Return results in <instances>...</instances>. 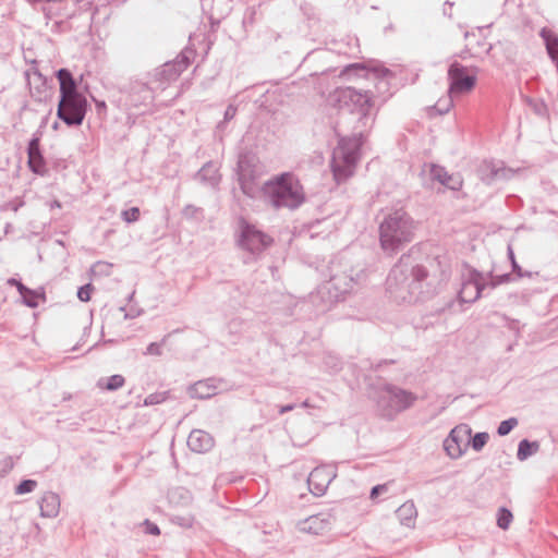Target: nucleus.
<instances>
[{
	"instance_id": "79ce46f5",
	"label": "nucleus",
	"mask_w": 558,
	"mask_h": 558,
	"mask_svg": "<svg viewBox=\"0 0 558 558\" xmlns=\"http://www.w3.org/2000/svg\"><path fill=\"white\" fill-rule=\"evenodd\" d=\"M138 89V93L142 94L143 102H151L154 100L153 89L148 86L147 83H140L133 87Z\"/></svg>"
},
{
	"instance_id": "69168bd1",
	"label": "nucleus",
	"mask_w": 558,
	"mask_h": 558,
	"mask_svg": "<svg viewBox=\"0 0 558 558\" xmlns=\"http://www.w3.org/2000/svg\"><path fill=\"white\" fill-rule=\"evenodd\" d=\"M474 35H475V34H474V32H469V31H466V32L464 33V38H465V39H469V38H471V36H474Z\"/></svg>"
},
{
	"instance_id": "9d476101",
	"label": "nucleus",
	"mask_w": 558,
	"mask_h": 558,
	"mask_svg": "<svg viewBox=\"0 0 558 558\" xmlns=\"http://www.w3.org/2000/svg\"><path fill=\"white\" fill-rule=\"evenodd\" d=\"M477 66L468 68L453 61L448 68L449 95L461 96L471 93L477 83Z\"/></svg>"
},
{
	"instance_id": "5701e85b",
	"label": "nucleus",
	"mask_w": 558,
	"mask_h": 558,
	"mask_svg": "<svg viewBox=\"0 0 558 558\" xmlns=\"http://www.w3.org/2000/svg\"><path fill=\"white\" fill-rule=\"evenodd\" d=\"M194 179L197 180L203 185L216 189L220 183L221 175L219 174V169L217 165L214 161H207L195 173Z\"/></svg>"
},
{
	"instance_id": "6ab92c4d",
	"label": "nucleus",
	"mask_w": 558,
	"mask_h": 558,
	"mask_svg": "<svg viewBox=\"0 0 558 558\" xmlns=\"http://www.w3.org/2000/svg\"><path fill=\"white\" fill-rule=\"evenodd\" d=\"M336 477V472L330 466H317L308 475L307 485L310 492L316 496H323L332 480Z\"/></svg>"
},
{
	"instance_id": "680f3d73",
	"label": "nucleus",
	"mask_w": 558,
	"mask_h": 558,
	"mask_svg": "<svg viewBox=\"0 0 558 558\" xmlns=\"http://www.w3.org/2000/svg\"><path fill=\"white\" fill-rule=\"evenodd\" d=\"M471 290L474 292V288H469V289L466 290V292L464 293V298L466 299V302H465V303H469V302H468V300H470V299H472V298L474 296V294H473V295H471Z\"/></svg>"
},
{
	"instance_id": "c9c22d12",
	"label": "nucleus",
	"mask_w": 558,
	"mask_h": 558,
	"mask_svg": "<svg viewBox=\"0 0 558 558\" xmlns=\"http://www.w3.org/2000/svg\"><path fill=\"white\" fill-rule=\"evenodd\" d=\"M277 98V93L276 92H269L267 90L264 95H262L257 100H256V104L258 105V107L269 113H275L276 112V108L272 107V104L270 102V100Z\"/></svg>"
},
{
	"instance_id": "4c0bfd02",
	"label": "nucleus",
	"mask_w": 558,
	"mask_h": 558,
	"mask_svg": "<svg viewBox=\"0 0 558 558\" xmlns=\"http://www.w3.org/2000/svg\"><path fill=\"white\" fill-rule=\"evenodd\" d=\"M37 487V482L35 480L25 478L22 480L15 487L14 493L15 495H24L34 492V489Z\"/></svg>"
},
{
	"instance_id": "c03bdc74",
	"label": "nucleus",
	"mask_w": 558,
	"mask_h": 558,
	"mask_svg": "<svg viewBox=\"0 0 558 558\" xmlns=\"http://www.w3.org/2000/svg\"><path fill=\"white\" fill-rule=\"evenodd\" d=\"M142 525L144 527L145 534L158 536L161 533L159 526L149 519H145Z\"/></svg>"
},
{
	"instance_id": "5fc2aeb1",
	"label": "nucleus",
	"mask_w": 558,
	"mask_h": 558,
	"mask_svg": "<svg viewBox=\"0 0 558 558\" xmlns=\"http://www.w3.org/2000/svg\"><path fill=\"white\" fill-rule=\"evenodd\" d=\"M296 407H298L296 403H288V404L279 405L278 412H279V414H284L290 411H293Z\"/></svg>"
},
{
	"instance_id": "473e14b6",
	"label": "nucleus",
	"mask_w": 558,
	"mask_h": 558,
	"mask_svg": "<svg viewBox=\"0 0 558 558\" xmlns=\"http://www.w3.org/2000/svg\"><path fill=\"white\" fill-rule=\"evenodd\" d=\"M489 440V434L487 432H478L474 435H470L468 442L474 451L480 452L486 446Z\"/></svg>"
},
{
	"instance_id": "4468645a",
	"label": "nucleus",
	"mask_w": 558,
	"mask_h": 558,
	"mask_svg": "<svg viewBox=\"0 0 558 558\" xmlns=\"http://www.w3.org/2000/svg\"><path fill=\"white\" fill-rule=\"evenodd\" d=\"M472 428L468 424L454 426L444 440V449L451 459H459L469 448L468 439Z\"/></svg>"
},
{
	"instance_id": "f8f14e48",
	"label": "nucleus",
	"mask_w": 558,
	"mask_h": 558,
	"mask_svg": "<svg viewBox=\"0 0 558 558\" xmlns=\"http://www.w3.org/2000/svg\"><path fill=\"white\" fill-rule=\"evenodd\" d=\"M194 51L185 49L181 51L174 60L165 62L161 66L154 70L153 82L158 83V87H165L179 78V76L189 68L193 60Z\"/></svg>"
},
{
	"instance_id": "6e6552de",
	"label": "nucleus",
	"mask_w": 558,
	"mask_h": 558,
	"mask_svg": "<svg viewBox=\"0 0 558 558\" xmlns=\"http://www.w3.org/2000/svg\"><path fill=\"white\" fill-rule=\"evenodd\" d=\"M235 236L238 246L253 256H259L274 242L267 233L259 230L244 217L238 219Z\"/></svg>"
},
{
	"instance_id": "37998d69",
	"label": "nucleus",
	"mask_w": 558,
	"mask_h": 558,
	"mask_svg": "<svg viewBox=\"0 0 558 558\" xmlns=\"http://www.w3.org/2000/svg\"><path fill=\"white\" fill-rule=\"evenodd\" d=\"M172 523L181 526V527H185V529H189V527H192L193 526V523H194V517L192 515H174L172 519H171Z\"/></svg>"
},
{
	"instance_id": "b1692460",
	"label": "nucleus",
	"mask_w": 558,
	"mask_h": 558,
	"mask_svg": "<svg viewBox=\"0 0 558 558\" xmlns=\"http://www.w3.org/2000/svg\"><path fill=\"white\" fill-rule=\"evenodd\" d=\"M217 385L215 378H207L204 380H198L193 385H190L187 388V392L191 398L205 400L209 399L217 392Z\"/></svg>"
},
{
	"instance_id": "39448f33",
	"label": "nucleus",
	"mask_w": 558,
	"mask_h": 558,
	"mask_svg": "<svg viewBox=\"0 0 558 558\" xmlns=\"http://www.w3.org/2000/svg\"><path fill=\"white\" fill-rule=\"evenodd\" d=\"M275 208L298 209L305 202V193L292 172H282L266 181L259 189Z\"/></svg>"
},
{
	"instance_id": "de8ad7c7",
	"label": "nucleus",
	"mask_w": 558,
	"mask_h": 558,
	"mask_svg": "<svg viewBox=\"0 0 558 558\" xmlns=\"http://www.w3.org/2000/svg\"><path fill=\"white\" fill-rule=\"evenodd\" d=\"M452 97L453 95H449V99L445 100V104L442 105L440 101H438L436 105H435V109L440 113V114H444V113H447L450 109V107L452 106Z\"/></svg>"
},
{
	"instance_id": "58836bf2",
	"label": "nucleus",
	"mask_w": 558,
	"mask_h": 558,
	"mask_svg": "<svg viewBox=\"0 0 558 558\" xmlns=\"http://www.w3.org/2000/svg\"><path fill=\"white\" fill-rule=\"evenodd\" d=\"M170 398V391L154 392L148 395L145 400V405L160 404Z\"/></svg>"
},
{
	"instance_id": "f257e3e1",
	"label": "nucleus",
	"mask_w": 558,
	"mask_h": 558,
	"mask_svg": "<svg viewBox=\"0 0 558 558\" xmlns=\"http://www.w3.org/2000/svg\"><path fill=\"white\" fill-rule=\"evenodd\" d=\"M408 255H402L399 262L391 268L386 283L389 291L407 287L411 294L416 293V300L428 301L439 294L450 277V266L445 256L428 255L422 263L413 265L410 269L409 281L408 269H404V260Z\"/></svg>"
},
{
	"instance_id": "dca6fc26",
	"label": "nucleus",
	"mask_w": 558,
	"mask_h": 558,
	"mask_svg": "<svg viewBox=\"0 0 558 558\" xmlns=\"http://www.w3.org/2000/svg\"><path fill=\"white\" fill-rule=\"evenodd\" d=\"M41 137L43 132L37 130L28 141L26 153L29 170L37 175L44 177L48 173V168L40 145Z\"/></svg>"
},
{
	"instance_id": "aec40b11",
	"label": "nucleus",
	"mask_w": 558,
	"mask_h": 558,
	"mask_svg": "<svg viewBox=\"0 0 558 558\" xmlns=\"http://www.w3.org/2000/svg\"><path fill=\"white\" fill-rule=\"evenodd\" d=\"M429 177L433 181L439 182L442 186L453 192L460 191L463 185V180L459 173L450 174L446 168L440 165H430Z\"/></svg>"
},
{
	"instance_id": "423d86ee",
	"label": "nucleus",
	"mask_w": 558,
	"mask_h": 558,
	"mask_svg": "<svg viewBox=\"0 0 558 558\" xmlns=\"http://www.w3.org/2000/svg\"><path fill=\"white\" fill-rule=\"evenodd\" d=\"M417 399L413 391L384 381L375 391L376 413L379 417L392 422L399 414L413 408Z\"/></svg>"
},
{
	"instance_id": "f704fd0d",
	"label": "nucleus",
	"mask_w": 558,
	"mask_h": 558,
	"mask_svg": "<svg viewBox=\"0 0 558 558\" xmlns=\"http://www.w3.org/2000/svg\"><path fill=\"white\" fill-rule=\"evenodd\" d=\"M513 515L512 512L506 508L500 507L497 511V526L501 530H508L510 523L512 522Z\"/></svg>"
},
{
	"instance_id": "cd10ccee",
	"label": "nucleus",
	"mask_w": 558,
	"mask_h": 558,
	"mask_svg": "<svg viewBox=\"0 0 558 558\" xmlns=\"http://www.w3.org/2000/svg\"><path fill=\"white\" fill-rule=\"evenodd\" d=\"M396 515L400 523L407 527H413L417 517V510L412 500L405 501L396 510Z\"/></svg>"
},
{
	"instance_id": "e433bc0d",
	"label": "nucleus",
	"mask_w": 558,
	"mask_h": 558,
	"mask_svg": "<svg viewBox=\"0 0 558 558\" xmlns=\"http://www.w3.org/2000/svg\"><path fill=\"white\" fill-rule=\"evenodd\" d=\"M519 424L517 417H509L499 423L497 427V435L500 437L509 435Z\"/></svg>"
},
{
	"instance_id": "09e8293b",
	"label": "nucleus",
	"mask_w": 558,
	"mask_h": 558,
	"mask_svg": "<svg viewBox=\"0 0 558 558\" xmlns=\"http://www.w3.org/2000/svg\"><path fill=\"white\" fill-rule=\"evenodd\" d=\"M533 110L539 117H546L548 114L547 105L543 100L535 102Z\"/></svg>"
},
{
	"instance_id": "7c9ffc66",
	"label": "nucleus",
	"mask_w": 558,
	"mask_h": 558,
	"mask_svg": "<svg viewBox=\"0 0 558 558\" xmlns=\"http://www.w3.org/2000/svg\"><path fill=\"white\" fill-rule=\"evenodd\" d=\"M125 384V378L120 374H114L109 377H101L97 381V387L108 391H116L122 388Z\"/></svg>"
},
{
	"instance_id": "9b49d317",
	"label": "nucleus",
	"mask_w": 558,
	"mask_h": 558,
	"mask_svg": "<svg viewBox=\"0 0 558 558\" xmlns=\"http://www.w3.org/2000/svg\"><path fill=\"white\" fill-rule=\"evenodd\" d=\"M489 277L490 280L486 282L481 271L477 269H472L469 274L468 280L463 282L462 289L458 292L460 302H466L464 293L469 288H474V296L468 300V302H475L483 295V292L486 288L495 289L500 284H505L513 280L512 272H506L496 276L489 272Z\"/></svg>"
},
{
	"instance_id": "052dcab7",
	"label": "nucleus",
	"mask_w": 558,
	"mask_h": 558,
	"mask_svg": "<svg viewBox=\"0 0 558 558\" xmlns=\"http://www.w3.org/2000/svg\"><path fill=\"white\" fill-rule=\"evenodd\" d=\"M8 283H9L10 286H14V287H16V289L19 290V286H20V283H23V282H22L20 279L10 278V279L8 280Z\"/></svg>"
},
{
	"instance_id": "49530a36",
	"label": "nucleus",
	"mask_w": 558,
	"mask_h": 558,
	"mask_svg": "<svg viewBox=\"0 0 558 558\" xmlns=\"http://www.w3.org/2000/svg\"><path fill=\"white\" fill-rule=\"evenodd\" d=\"M203 210L202 208L199 207H196L194 205H186L182 213H183V216L186 217V218H196L197 217V214H201Z\"/></svg>"
},
{
	"instance_id": "72a5a7b5",
	"label": "nucleus",
	"mask_w": 558,
	"mask_h": 558,
	"mask_svg": "<svg viewBox=\"0 0 558 558\" xmlns=\"http://www.w3.org/2000/svg\"><path fill=\"white\" fill-rule=\"evenodd\" d=\"M507 255H508V258H509V260L511 263V272L517 278H523V277H531L532 276V274L530 271L523 270L522 267L518 264V262L515 259L514 252H513V250H512V247L510 245L508 246Z\"/></svg>"
},
{
	"instance_id": "bf43d9fd",
	"label": "nucleus",
	"mask_w": 558,
	"mask_h": 558,
	"mask_svg": "<svg viewBox=\"0 0 558 558\" xmlns=\"http://www.w3.org/2000/svg\"><path fill=\"white\" fill-rule=\"evenodd\" d=\"M376 80L378 81L377 84H376V88L378 90L384 89V88L385 89L388 88V82L386 81V77H384V78H376Z\"/></svg>"
},
{
	"instance_id": "20e7f679",
	"label": "nucleus",
	"mask_w": 558,
	"mask_h": 558,
	"mask_svg": "<svg viewBox=\"0 0 558 558\" xmlns=\"http://www.w3.org/2000/svg\"><path fill=\"white\" fill-rule=\"evenodd\" d=\"M335 132L338 136V144L332 150L330 168L335 180L340 183L353 175L367 132L351 130L350 135H341L337 128Z\"/></svg>"
},
{
	"instance_id": "864d4df0",
	"label": "nucleus",
	"mask_w": 558,
	"mask_h": 558,
	"mask_svg": "<svg viewBox=\"0 0 558 558\" xmlns=\"http://www.w3.org/2000/svg\"><path fill=\"white\" fill-rule=\"evenodd\" d=\"M13 466L14 462L12 457L5 458L3 461V468L2 470H0V476H4L5 474H8L13 469Z\"/></svg>"
},
{
	"instance_id": "3c124183",
	"label": "nucleus",
	"mask_w": 558,
	"mask_h": 558,
	"mask_svg": "<svg viewBox=\"0 0 558 558\" xmlns=\"http://www.w3.org/2000/svg\"><path fill=\"white\" fill-rule=\"evenodd\" d=\"M145 354L149 355H160L161 354V343L150 342L145 351Z\"/></svg>"
},
{
	"instance_id": "7ed1b4c3",
	"label": "nucleus",
	"mask_w": 558,
	"mask_h": 558,
	"mask_svg": "<svg viewBox=\"0 0 558 558\" xmlns=\"http://www.w3.org/2000/svg\"><path fill=\"white\" fill-rule=\"evenodd\" d=\"M418 223L403 208L389 211L378 226L379 247L392 257L414 241Z\"/></svg>"
},
{
	"instance_id": "a878e982",
	"label": "nucleus",
	"mask_w": 558,
	"mask_h": 558,
	"mask_svg": "<svg viewBox=\"0 0 558 558\" xmlns=\"http://www.w3.org/2000/svg\"><path fill=\"white\" fill-rule=\"evenodd\" d=\"M329 520L324 518L322 513L311 515L301 523V530L314 535L323 534L329 527Z\"/></svg>"
},
{
	"instance_id": "0e129e2a",
	"label": "nucleus",
	"mask_w": 558,
	"mask_h": 558,
	"mask_svg": "<svg viewBox=\"0 0 558 558\" xmlns=\"http://www.w3.org/2000/svg\"><path fill=\"white\" fill-rule=\"evenodd\" d=\"M100 266H105L107 268H109L111 265L110 264H107V263H102V262H97L94 267H93V270L96 268V267H100Z\"/></svg>"
},
{
	"instance_id": "4be33fe9",
	"label": "nucleus",
	"mask_w": 558,
	"mask_h": 558,
	"mask_svg": "<svg viewBox=\"0 0 558 558\" xmlns=\"http://www.w3.org/2000/svg\"><path fill=\"white\" fill-rule=\"evenodd\" d=\"M214 437L202 429H193L187 437L189 448L196 453L208 452L214 447Z\"/></svg>"
},
{
	"instance_id": "a19ab883",
	"label": "nucleus",
	"mask_w": 558,
	"mask_h": 558,
	"mask_svg": "<svg viewBox=\"0 0 558 558\" xmlns=\"http://www.w3.org/2000/svg\"><path fill=\"white\" fill-rule=\"evenodd\" d=\"M95 290L93 283L88 282L86 284H83L78 289H77V299L81 301V302H88L92 298V293L93 291Z\"/></svg>"
},
{
	"instance_id": "f03ea898",
	"label": "nucleus",
	"mask_w": 558,
	"mask_h": 558,
	"mask_svg": "<svg viewBox=\"0 0 558 558\" xmlns=\"http://www.w3.org/2000/svg\"><path fill=\"white\" fill-rule=\"evenodd\" d=\"M374 93L355 87H338L331 95L330 101L338 108V128L345 126L359 132H367L375 119L372 112Z\"/></svg>"
},
{
	"instance_id": "a211bd4d",
	"label": "nucleus",
	"mask_w": 558,
	"mask_h": 558,
	"mask_svg": "<svg viewBox=\"0 0 558 558\" xmlns=\"http://www.w3.org/2000/svg\"><path fill=\"white\" fill-rule=\"evenodd\" d=\"M512 174V170L506 168L502 161L484 160L477 168V177L486 185H492L497 181L508 180Z\"/></svg>"
},
{
	"instance_id": "13d9d810",
	"label": "nucleus",
	"mask_w": 558,
	"mask_h": 558,
	"mask_svg": "<svg viewBox=\"0 0 558 558\" xmlns=\"http://www.w3.org/2000/svg\"><path fill=\"white\" fill-rule=\"evenodd\" d=\"M395 363H396V361H395V360H381L380 362H378V363L376 364V366L374 367V369H375L376 372H379V371L381 369V366H383V365H387V364H395Z\"/></svg>"
},
{
	"instance_id": "774afa93",
	"label": "nucleus",
	"mask_w": 558,
	"mask_h": 558,
	"mask_svg": "<svg viewBox=\"0 0 558 558\" xmlns=\"http://www.w3.org/2000/svg\"><path fill=\"white\" fill-rule=\"evenodd\" d=\"M468 52H469V50H468V49H465L464 51H462V52H461L460 57H461L462 59H464Z\"/></svg>"
},
{
	"instance_id": "2eb2a0df",
	"label": "nucleus",
	"mask_w": 558,
	"mask_h": 558,
	"mask_svg": "<svg viewBox=\"0 0 558 558\" xmlns=\"http://www.w3.org/2000/svg\"><path fill=\"white\" fill-rule=\"evenodd\" d=\"M31 95L35 101L46 102L53 96V80L43 75L38 69L25 73Z\"/></svg>"
},
{
	"instance_id": "412c9836",
	"label": "nucleus",
	"mask_w": 558,
	"mask_h": 558,
	"mask_svg": "<svg viewBox=\"0 0 558 558\" xmlns=\"http://www.w3.org/2000/svg\"><path fill=\"white\" fill-rule=\"evenodd\" d=\"M54 76L59 83V96L81 93L80 86L83 75L76 78L68 68H60L54 72Z\"/></svg>"
},
{
	"instance_id": "f3484780",
	"label": "nucleus",
	"mask_w": 558,
	"mask_h": 558,
	"mask_svg": "<svg viewBox=\"0 0 558 558\" xmlns=\"http://www.w3.org/2000/svg\"><path fill=\"white\" fill-rule=\"evenodd\" d=\"M391 75V71L386 66L368 68L364 62H355L345 65L339 73V77L351 78H384Z\"/></svg>"
},
{
	"instance_id": "a18cd8bd",
	"label": "nucleus",
	"mask_w": 558,
	"mask_h": 558,
	"mask_svg": "<svg viewBox=\"0 0 558 558\" xmlns=\"http://www.w3.org/2000/svg\"><path fill=\"white\" fill-rule=\"evenodd\" d=\"M387 490H388L387 484L375 485L371 489L369 498L374 500V499L378 498L379 496H381L383 494H385Z\"/></svg>"
},
{
	"instance_id": "393cba45",
	"label": "nucleus",
	"mask_w": 558,
	"mask_h": 558,
	"mask_svg": "<svg viewBox=\"0 0 558 558\" xmlns=\"http://www.w3.org/2000/svg\"><path fill=\"white\" fill-rule=\"evenodd\" d=\"M40 515L44 518H56L60 511V497L52 492H46L38 500Z\"/></svg>"
},
{
	"instance_id": "603ef678",
	"label": "nucleus",
	"mask_w": 558,
	"mask_h": 558,
	"mask_svg": "<svg viewBox=\"0 0 558 558\" xmlns=\"http://www.w3.org/2000/svg\"><path fill=\"white\" fill-rule=\"evenodd\" d=\"M235 112H236V109L235 107H233L232 105H229L226 110H225V113H223V121L220 122L218 124V126H220L222 123L225 122H229L230 120H232L235 116Z\"/></svg>"
},
{
	"instance_id": "c85d7f7f",
	"label": "nucleus",
	"mask_w": 558,
	"mask_h": 558,
	"mask_svg": "<svg viewBox=\"0 0 558 558\" xmlns=\"http://www.w3.org/2000/svg\"><path fill=\"white\" fill-rule=\"evenodd\" d=\"M539 448H541L539 441L523 438L518 444L517 459L519 461H525L530 457L537 453Z\"/></svg>"
},
{
	"instance_id": "bb28decb",
	"label": "nucleus",
	"mask_w": 558,
	"mask_h": 558,
	"mask_svg": "<svg viewBox=\"0 0 558 558\" xmlns=\"http://www.w3.org/2000/svg\"><path fill=\"white\" fill-rule=\"evenodd\" d=\"M543 39L548 58L553 61L558 59V34L548 27L541 28L538 33Z\"/></svg>"
},
{
	"instance_id": "8fccbe9b",
	"label": "nucleus",
	"mask_w": 558,
	"mask_h": 558,
	"mask_svg": "<svg viewBox=\"0 0 558 558\" xmlns=\"http://www.w3.org/2000/svg\"><path fill=\"white\" fill-rule=\"evenodd\" d=\"M23 205H24V201L23 199L15 198V199L9 201L4 205V207L8 210H12V211L16 213Z\"/></svg>"
},
{
	"instance_id": "2f4dec72",
	"label": "nucleus",
	"mask_w": 558,
	"mask_h": 558,
	"mask_svg": "<svg viewBox=\"0 0 558 558\" xmlns=\"http://www.w3.org/2000/svg\"><path fill=\"white\" fill-rule=\"evenodd\" d=\"M168 498L170 502L177 505H189L192 500V496L189 489L184 487H175L169 490Z\"/></svg>"
},
{
	"instance_id": "338daca9",
	"label": "nucleus",
	"mask_w": 558,
	"mask_h": 558,
	"mask_svg": "<svg viewBox=\"0 0 558 558\" xmlns=\"http://www.w3.org/2000/svg\"><path fill=\"white\" fill-rule=\"evenodd\" d=\"M300 407H302V408H308V407H310V403H308V401H307V400H305V401H303V402L300 404Z\"/></svg>"
},
{
	"instance_id": "ea45409f",
	"label": "nucleus",
	"mask_w": 558,
	"mask_h": 558,
	"mask_svg": "<svg viewBox=\"0 0 558 558\" xmlns=\"http://www.w3.org/2000/svg\"><path fill=\"white\" fill-rule=\"evenodd\" d=\"M141 217V210L138 207L134 206L121 211V219L126 223H134Z\"/></svg>"
},
{
	"instance_id": "6e6d98bb",
	"label": "nucleus",
	"mask_w": 558,
	"mask_h": 558,
	"mask_svg": "<svg viewBox=\"0 0 558 558\" xmlns=\"http://www.w3.org/2000/svg\"><path fill=\"white\" fill-rule=\"evenodd\" d=\"M93 99L95 101V107H96V110H97L98 114H101L102 112H105L107 110L106 101L98 100V99H95V98H93Z\"/></svg>"
},
{
	"instance_id": "4d7b16f0",
	"label": "nucleus",
	"mask_w": 558,
	"mask_h": 558,
	"mask_svg": "<svg viewBox=\"0 0 558 558\" xmlns=\"http://www.w3.org/2000/svg\"><path fill=\"white\" fill-rule=\"evenodd\" d=\"M452 7H453V2H450L448 0L444 3L442 13L445 16H448L449 19L452 17V13H451Z\"/></svg>"
},
{
	"instance_id": "1a4fd4ad",
	"label": "nucleus",
	"mask_w": 558,
	"mask_h": 558,
	"mask_svg": "<svg viewBox=\"0 0 558 558\" xmlns=\"http://www.w3.org/2000/svg\"><path fill=\"white\" fill-rule=\"evenodd\" d=\"M90 109L86 96L83 93L59 96L57 118L69 128H78L83 124L86 113Z\"/></svg>"
},
{
	"instance_id": "e2e57ef3",
	"label": "nucleus",
	"mask_w": 558,
	"mask_h": 558,
	"mask_svg": "<svg viewBox=\"0 0 558 558\" xmlns=\"http://www.w3.org/2000/svg\"><path fill=\"white\" fill-rule=\"evenodd\" d=\"M50 208H61V203L58 199H54L50 203Z\"/></svg>"
},
{
	"instance_id": "c756f323",
	"label": "nucleus",
	"mask_w": 558,
	"mask_h": 558,
	"mask_svg": "<svg viewBox=\"0 0 558 558\" xmlns=\"http://www.w3.org/2000/svg\"><path fill=\"white\" fill-rule=\"evenodd\" d=\"M19 293L22 298L23 304H25L29 308H36L39 305V298H45L44 292H38L37 290L31 289L26 287L24 283H20Z\"/></svg>"
},
{
	"instance_id": "0eeeda50",
	"label": "nucleus",
	"mask_w": 558,
	"mask_h": 558,
	"mask_svg": "<svg viewBox=\"0 0 558 558\" xmlns=\"http://www.w3.org/2000/svg\"><path fill=\"white\" fill-rule=\"evenodd\" d=\"M264 173L257 154L252 149L244 148L240 151L236 162V174L240 189L244 195L255 198L259 192L257 180Z\"/></svg>"
},
{
	"instance_id": "ddd939ff",
	"label": "nucleus",
	"mask_w": 558,
	"mask_h": 558,
	"mask_svg": "<svg viewBox=\"0 0 558 558\" xmlns=\"http://www.w3.org/2000/svg\"><path fill=\"white\" fill-rule=\"evenodd\" d=\"M351 271H353L351 269ZM365 278L364 270H360L353 276L352 272L348 274L347 271L342 272H331L329 280L326 283V289L331 294L333 291V298L339 300L347 293H350L355 286L360 284L362 280Z\"/></svg>"
}]
</instances>
